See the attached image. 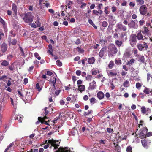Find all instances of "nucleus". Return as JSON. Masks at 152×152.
<instances>
[{
  "label": "nucleus",
  "mask_w": 152,
  "mask_h": 152,
  "mask_svg": "<svg viewBox=\"0 0 152 152\" xmlns=\"http://www.w3.org/2000/svg\"><path fill=\"white\" fill-rule=\"evenodd\" d=\"M23 21L26 23H31L33 21L34 16L31 12H28L21 15Z\"/></svg>",
  "instance_id": "nucleus-1"
},
{
  "label": "nucleus",
  "mask_w": 152,
  "mask_h": 152,
  "mask_svg": "<svg viewBox=\"0 0 152 152\" xmlns=\"http://www.w3.org/2000/svg\"><path fill=\"white\" fill-rule=\"evenodd\" d=\"M108 55L110 57L112 56L114 54H116L118 51V50L114 44H110L108 47Z\"/></svg>",
  "instance_id": "nucleus-2"
},
{
  "label": "nucleus",
  "mask_w": 152,
  "mask_h": 152,
  "mask_svg": "<svg viewBox=\"0 0 152 152\" xmlns=\"http://www.w3.org/2000/svg\"><path fill=\"white\" fill-rule=\"evenodd\" d=\"M46 143H49L50 144H51V147H54V149H56L58 148V147L59 146L60 142L58 141H56L53 139L49 140L48 141L45 140Z\"/></svg>",
  "instance_id": "nucleus-3"
},
{
  "label": "nucleus",
  "mask_w": 152,
  "mask_h": 152,
  "mask_svg": "<svg viewBox=\"0 0 152 152\" xmlns=\"http://www.w3.org/2000/svg\"><path fill=\"white\" fill-rule=\"evenodd\" d=\"M148 131L147 128H144L140 130V133L139 134V137L142 138L146 137V134Z\"/></svg>",
  "instance_id": "nucleus-4"
},
{
  "label": "nucleus",
  "mask_w": 152,
  "mask_h": 152,
  "mask_svg": "<svg viewBox=\"0 0 152 152\" xmlns=\"http://www.w3.org/2000/svg\"><path fill=\"white\" fill-rule=\"evenodd\" d=\"M137 47L140 51H141L143 50L144 48H145L146 49H147L148 48V45L147 43L144 42L143 44H138Z\"/></svg>",
  "instance_id": "nucleus-5"
},
{
  "label": "nucleus",
  "mask_w": 152,
  "mask_h": 152,
  "mask_svg": "<svg viewBox=\"0 0 152 152\" xmlns=\"http://www.w3.org/2000/svg\"><path fill=\"white\" fill-rule=\"evenodd\" d=\"M147 11V8L145 5H142L140 7V13L142 15L145 14Z\"/></svg>",
  "instance_id": "nucleus-6"
},
{
  "label": "nucleus",
  "mask_w": 152,
  "mask_h": 152,
  "mask_svg": "<svg viewBox=\"0 0 152 152\" xmlns=\"http://www.w3.org/2000/svg\"><path fill=\"white\" fill-rule=\"evenodd\" d=\"M56 152H71L70 148L68 150V148L65 147L64 148H59L58 151H56Z\"/></svg>",
  "instance_id": "nucleus-7"
},
{
  "label": "nucleus",
  "mask_w": 152,
  "mask_h": 152,
  "mask_svg": "<svg viewBox=\"0 0 152 152\" xmlns=\"http://www.w3.org/2000/svg\"><path fill=\"white\" fill-rule=\"evenodd\" d=\"M136 37L137 38V39L140 41H143L145 40V39H148V38H147L145 37V36H144L145 38H143V36L141 32L138 33L137 34Z\"/></svg>",
  "instance_id": "nucleus-8"
},
{
  "label": "nucleus",
  "mask_w": 152,
  "mask_h": 152,
  "mask_svg": "<svg viewBox=\"0 0 152 152\" xmlns=\"http://www.w3.org/2000/svg\"><path fill=\"white\" fill-rule=\"evenodd\" d=\"M107 48L106 47H104L102 48L100 51L99 53V56L100 58H102L104 56V54L107 51Z\"/></svg>",
  "instance_id": "nucleus-9"
},
{
  "label": "nucleus",
  "mask_w": 152,
  "mask_h": 152,
  "mask_svg": "<svg viewBox=\"0 0 152 152\" xmlns=\"http://www.w3.org/2000/svg\"><path fill=\"white\" fill-rule=\"evenodd\" d=\"M117 27L120 30H122L124 31H125L127 29L126 27L120 23H118L117 25Z\"/></svg>",
  "instance_id": "nucleus-10"
},
{
  "label": "nucleus",
  "mask_w": 152,
  "mask_h": 152,
  "mask_svg": "<svg viewBox=\"0 0 152 152\" xmlns=\"http://www.w3.org/2000/svg\"><path fill=\"white\" fill-rule=\"evenodd\" d=\"M90 86L89 88L91 89H94L96 87V83L95 81L93 80V82L90 84Z\"/></svg>",
  "instance_id": "nucleus-11"
},
{
  "label": "nucleus",
  "mask_w": 152,
  "mask_h": 152,
  "mask_svg": "<svg viewBox=\"0 0 152 152\" xmlns=\"http://www.w3.org/2000/svg\"><path fill=\"white\" fill-rule=\"evenodd\" d=\"M129 28H135L136 27V22L133 20H132L130 23L128 24Z\"/></svg>",
  "instance_id": "nucleus-12"
},
{
  "label": "nucleus",
  "mask_w": 152,
  "mask_h": 152,
  "mask_svg": "<svg viewBox=\"0 0 152 152\" xmlns=\"http://www.w3.org/2000/svg\"><path fill=\"white\" fill-rule=\"evenodd\" d=\"M107 73L109 77H112L113 76H116L117 74V73L116 72L112 71H110L108 70L107 71Z\"/></svg>",
  "instance_id": "nucleus-13"
},
{
  "label": "nucleus",
  "mask_w": 152,
  "mask_h": 152,
  "mask_svg": "<svg viewBox=\"0 0 152 152\" xmlns=\"http://www.w3.org/2000/svg\"><path fill=\"white\" fill-rule=\"evenodd\" d=\"M143 92L147 94H148L150 93L151 94L152 93V89L145 87L143 90Z\"/></svg>",
  "instance_id": "nucleus-14"
},
{
  "label": "nucleus",
  "mask_w": 152,
  "mask_h": 152,
  "mask_svg": "<svg viewBox=\"0 0 152 152\" xmlns=\"http://www.w3.org/2000/svg\"><path fill=\"white\" fill-rule=\"evenodd\" d=\"M97 96L100 99H102L104 96V94L102 91H99L97 94Z\"/></svg>",
  "instance_id": "nucleus-15"
},
{
  "label": "nucleus",
  "mask_w": 152,
  "mask_h": 152,
  "mask_svg": "<svg viewBox=\"0 0 152 152\" xmlns=\"http://www.w3.org/2000/svg\"><path fill=\"white\" fill-rule=\"evenodd\" d=\"M85 88L84 85H81L78 86V89L80 92H82L85 91Z\"/></svg>",
  "instance_id": "nucleus-16"
},
{
  "label": "nucleus",
  "mask_w": 152,
  "mask_h": 152,
  "mask_svg": "<svg viewBox=\"0 0 152 152\" xmlns=\"http://www.w3.org/2000/svg\"><path fill=\"white\" fill-rule=\"evenodd\" d=\"M141 142L143 146L145 148H147L148 146L147 145V141L145 139L141 140Z\"/></svg>",
  "instance_id": "nucleus-17"
},
{
  "label": "nucleus",
  "mask_w": 152,
  "mask_h": 152,
  "mask_svg": "<svg viewBox=\"0 0 152 152\" xmlns=\"http://www.w3.org/2000/svg\"><path fill=\"white\" fill-rule=\"evenodd\" d=\"M95 61V59L93 57L90 58L88 59V62L90 64H93L94 63Z\"/></svg>",
  "instance_id": "nucleus-18"
},
{
  "label": "nucleus",
  "mask_w": 152,
  "mask_h": 152,
  "mask_svg": "<svg viewBox=\"0 0 152 152\" xmlns=\"http://www.w3.org/2000/svg\"><path fill=\"white\" fill-rule=\"evenodd\" d=\"M7 48L6 45L5 43L3 44L1 47V51L3 52H4L7 50Z\"/></svg>",
  "instance_id": "nucleus-19"
},
{
  "label": "nucleus",
  "mask_w": 152,
  "mask_h": 152,
  "mask_svg": "<svg viewBox=\"0 0 152 152\" xmlns=\"http://www.w3.org/2000/svg\"><path fill=\"white\" fill-rule=\"evenodd\" d=\"M136 41V37L135 36H133L130 39V43L132 44V42H135Z\"/></svg>",
  "instance_id": "nucleus-20"
},
{
  "label": "nucleus",
  "mask_w": 152,
  "mask_h": 152,
  "mask_svg": "<svg viewBox=\"0 0 152 152\" xmlns=\"http://www.w3.org/2000/svg\"><path fill=\"white\" fill-rule=\"evenodd\" d=\"M12 10L15 14H16L17 12V7L16 5L14 4H12Z\"/></svg>",
  "instance_id": "nucleus-21"
},
{
  "label": "nucleus",
  "mask_w": 152,
  "mask_h": 152,
  "mask_svg": "<svg viewBox=\"0 0 152 152\" xmlns=\"http://www.w3.org/2000/svg\"><path fill=\"white\" fill-rule=\"evenodd\" d=\"M56 77H53L52 79V81H51V83L53 84V86L54 89L56 90V89L55 84L56 82Z\"/></svg>",
  "instance_id": "nucleus-22"
},
{
  "label": "nucleus",
  "mask_w": 152,
  "mask_h": 152,
  "mask_svg": "<svg viewBox=\"0 0 152 152\" xmlns=\"http://www.w3.org/2000/svg\"><path fill=\"white\" fill-rule=\"evenodd\" d=\"M134 61L135 60L134 59H132L130 61H128L126 64L127 65H132L134 63Z\"/></svg>",
  "instance_id": "nucleus-23"
},
{
  "label": "nucleus",
  "mask_w": 152,
  "mask_h": 152,
  "mask_svg": "<svg viewBox=\"0 0 152 152\" xmlns=\"http://www.w3.org/2000/svg\"><path fill=\"white\" fill-rule=\"evenodd\" d=\"M40 118H41L40 117H39L38 118V120H39V121H40V122L43 124H45L47 125H49V124L46 121L44 120H40Z\"/></svg>",
  "instance_id": "nucleus-24"
},
{
  "label": "nucleus",
  "mask_w": 152,
  "mask_h": 152,
  "mask_svg": "<svg viewBox=\"0 0 152 152\" xmlns=\"http://www.w3.org/2000/svg\"><path fill=\"white\" fill-rule=\"evenodd\" d=\"M9 64V62L6 60H4L1 63V65L4 66H7Z\"/></svg>",
  "instance_id": "nucleus-25"
},
{
  "label": "nucleus",
  "mask_w": 152,
  "mask_h": 152,
  "mask_svg": "<svg viewBox=\"0 0 152 152\" xmlns=\"http://www.w3.org/2000/svg\"><path fill=\"white\" fill-rule=\"evenodd\" d=\"M123 86L124 87H127L129 86V82L128 80L125 81L123 83Z\"/></svg>",
  "instance_id": "nucleus-26"
},
{
  "label": "nucleus",
  "mask_w": 152,
  "mask_h": 152,
  "mask_svg": "<svg viewBox=\"0 0 152 152\" xmlns=\"http://www.w3.org/2000/svg\"><path fill=\"white\" fill-rule=\"evenodd\" d=\"M37 20L35 22V23H36L37 27H40L41 26V23L39 21L40 19L38 18V16H37Z\"/></svg>",
  "instance_id": "nucleus-27"
},
{
  "label": "nucleus",
  "mask_w": 152,
  "mask_h": 152,
  "mask_svg": "<svg viewBox=\"0 0 152 152\" xmlns=\"http://www.w3.org/2000/svg\"><path fill=\"white\" fill-rule=\"evenodd\" d=\"M115 44L118 47H120L121 45L122 42L118 40H116L115 41Z\"/></svg>",
  "instance_id": "nucleus-28"
},
{
  "label": "nucleus",
  "mask_w": 152,
  "mask_h": 152,
  "mask_svg": "<svg viewBox=\"0 0 152 152\" xmlns=\"http://www.w3.org/2000/svg\"><path fill=\"white\" fill-rule=\"evenodd\" d=\"M34 56L36 57L38 60H40L41 59V57L39 56V55L37 53H34Z\"/></svg>",
  "instance_id": "nucleus-29"
},
{
  "label": "nucleus",
  "mask_w": 152,
  "mask_h": 152,
  "mask_svg": "<svg viewBox=\"0 0 152 152\" xmlns=\"http://www.w3.org/2000/svg\"><path fill=\"white\" fill-rule=\"evenodd\" d=\"M115 62L118 65L121 64V61L119 59H116L115 61Z\"/></svg>",
  "instance_id": "nucleus-30"
},
{
  "label": "nucleus",
  "mask_w": 152,
  "mask_h": 152,
  "mask_svg": "<svg viewBox=\"0 0 152 152\" xmlns=\"http://www.w3.org/2000/svg\"><path fill=\"white\" fill-rule=\"evenodd\" d=\"M149 30H148V29L147 27H145L144 28V31H142V33L143 34H145L146 33H147Z\"/></svg>",
  "instance_id": "nucleus-31"
},
{
  "label": "nucleus",
  "mask_w": 152,
  "mask_h": 152,
  "mask_svg": "<svg viewBox=\"0 0 152 152\" xmlns=\"http://www.w3.org/2000/svg\"><path fill=\"white\" fill-rule=\"evenodd\" d=\"M114 63L112 61H110L108 65V66L109 68H112L114 66Z\"/></svg>",
  "instance_id": "nucleus-32"
},
{
  "label": "nucleus",
  "mask_w": 152,
  "mask_h": 152,
  "mask_svg": "<svg viewBox=\"0 0 152 152\" xmlns=\"http://www.w3.org/2000/svg\"><path fill=\"white\" fill-rule=\"evenodd\" d=\"M92 112V110H88V112H85L84 114V115L86 116L87 115H89V114H91Z\"/></svg>",
  "instance_id": "nucleus-33"
},
{
  "label": "nucleus",
  "mask_w": 152,
  "mask_h": 152,
  "mask_svg": "<svg viewBox=\"0 0 152 152\" xmlns=\"http://www.w3.org/2000/svg\"><path fill=\"white\" fill-rule=\"evenodd\" d=\"M139 61L142 62H144V57L143 56H141L139 58Z\"/></svg>",
  "instance_id": "nucleus-34"
},
{
  "label": "nucleus",
  "mask_w": 152,
  "mask_h": 152,
  "mask_svg": "<svg viewBox=\"0 0 152 152\" xmlns=\"http://www.w3.org/2000/svg\"><path fill=\"white\" fill-rule=\"evenodd\" d=\"M56 64L59 66H62V64L59 60H57L56 61Z\"/></svg>",
  "instance_id": "nucleus-35"
},
{
  "label": "nucleus",
  "mask_w": 152,
  "mask_h": 152,
  "mask_svg": "<svg viewBox=\"0 0 152 152\" xmlns=\"http://www.w3.org/2000/svg\"><path fill=\"white\" fill-rule=\"evenodd\" d=\"M141 110L142 112V113L145 114L146 113V108H145V107H144V106L142 107L141 108Z\"/></svg>",
  "instance_id": "nucleus-36"
},
{
  "label": "nucleus",
  "mask_w": 152,
  "mask_h": 152,
  "mask_svg": "<svg viewBox=\"0 0 152 152\" xmlns=\"http://www.w3.org/2000/svg\"><path fill=\"white\" fill-rule=\"evenodd\" d=\"M132 147L131 146L127 147L126 148L127 152H132Z\"/></svg>",
  "instance_id": "nucleus-37"
},
{
  "label": "nucleus",
  "mask_w": 152,
  "mask_h": 152,
  "mask_svg": "<svg viewBox=\"0 0 152 152\" xmlns=\"http://www.w3.org/2000/svg\"><path fill=\"white\" fill-rule=\"evenodd\" d=\"M73 2L72 1H69V2L67 4L68 8H70L71 7V5H72L73 4Z\"/></svg>",
  "instance_id": "nucleus-38"
},
{
  "label": "nucleus",
  "mask_w": 152,
  "mask_h": 152,
  "mask_svg": "<svg viewBox=\"0 0 152 152\" xmlns=\"http://www.w3.org/2000/svg\"><path fill=\"white\" fill-rule=\"evenodd\" d=\"M77 49L78 51L80 53H83L84 52V50L78 47Z\"/></svg>",
  "instance_id": "nucleus-39"
},
{
  "label": "nucleus",
  "mask_w": 152,
  "mask_h": 152,
  "mask_svg": "<svg viewBox=\"0 0 152 152\" xmlns=\"http://www.w3.org/2000/svg\"><path fill=\"white\" fill-rule=\"evenodd\" d=\"M108 25L107 23L105 21H104L102 23V25L104 27H106Z\"/></svg>",
  "instance_id": "nucleus-40"
},
{
  "label": "nucleus",
  "mask_w": 152,
  "mask_h": 152,
  "mask_svg": "<svg viewBox=\"0 0 152 152\" xmlns=\"http://www.w3.org/2000/svg\"><path fill=\"white\" fill-rule=\"evenodd\" d=\"M90 102L91 103H94L96 102V99L94 98H92L90 100Z\"/></svg>",
  "instance_id": "nucleus-41"
},
{
  "label": "nucleus",
  "mask_w": 152,
  "mask_h": 152,
  "mask_svg": "<svg viewBox=\"0 0 152 152\" xmlns=\"http://www.w3.org/2000/svg\"><path fill=\"white\" fill-rule=\"evenodd\" d=\"M136 1L140 5L144 3V1L143 0H137Z\"/></svg>",
  "instance_id": "nucleus-42"
},
{
  "label": "nucleus",
  "mask_w": 152,
  "mask_h": 152,
  "mask_svg": "<svg viewBox=\"0 0 152 152\" xmlns=\"http://www.w3.org/2000/svg\"><path fill=\"white\" fill-rule=\"evenodd\" d=\"M20 53L21 54V55L22 56H24L25 55V54L24 53L23 49L21 47H20Z\"/></svg>",
  "instance_id": "nucleus-43"
},
{
  "label": "nucleus",
  "mask_w": 152,
  "mask_h": 152,
  "mask_svg": "<svg viewBox=\"0 0 152 152\" xmlns=\"http://www.w3.org/2000/svg\"><path fill=\"white\" fill-rule=\"evenodd\" d=\"M36 88L37 89H38L39 91H40L41 90V88H40V86L38 83H37L36 85Z\"/></svg>",
  "instance_id": "nucleus-44"
},
{
  "label": "nucleus",
  "mask_w": 152,
  "mask_h": 152,
  "mask_svg": "<svg viewBox=\"0 0 152 152\" xmlns=\"http://www.w3.org/2000/svg\"><path fill=\"white\" fill-rule=\"evenodd\" d=\"M141 86V85L140 83H137L136 84V86L137 88H140Z\"/></svg>",
  "instance_id": "nucleus-45"
},
{
  "label": "nucleus",
  "mask_w": 152,
  "mask_h": 152,
  "mask_svg": "<svg viewBox=\"0 0 152 152\" xmlns=\"http://www.w3.org/2000/svg\"><path fill=\"white\" fill-rule=\"evenodd\" d=\"M81 71L80 70H77L76 72V73L77 76H80L81 75Z\"/></svg>",
  "instance_id": "nucleus-46"
},
{
  "label": "nucleus",
  "mask_w": 152,
  "mask_h": 152,
  "mask_svg": "<svg viewBox=\"0 0 152 152\" xmlns=\"http://www.w3.org/2000/svg\"><path fill=\"white\" fill-rule=\"evenodd\" d=\"M23 81V83L25 85L26 84L28 83V79L27 78H25L24 79Z\"/></svg>",
  "instance_id": "nucleus-47"
},
{
  "label": "nucleus",
  "mask_w": 152,
  "mask_h": 152,
  "mask_svg": "<svg viewBox=\"0 0 152 152\" xmlns=\"http://www.w3.org/2000/svg\"><path fill=\"white\" fill-rule=\"evenodd\" d=\"M107 132L109 133H111L113 131V129L111 128H107Z\"/></svg>",
  "instance_id": "nucleus-48"
},
{
  "label": "nucleus",
  "mask_w": 152,
  "mask_h": 152,
  "mask_svg": "<svg viewBox=\"0 0 152 152\" xmlns=\"http://www.w3.org/2000/svg\"><path fill=\"white\" fill-rule=\"evenodd\" d=\"M93 14H96V15H97L98 14L99 12L98 11L96 10H94L93 11Z\"/></svg>",
  "instance_id": "nucleus-49"
},
{
  "label": "nucleus",
  "mask_w": 152,
  "mask_h": 152,
  "mask_svg": "<svg viewBox=\"0 0 152 152\" xmlns=\"http://www.w3.org/2000/svg\"><path fill=\"white\" fill-rule=\"evenodd\" d=\"M53 74V73L50 71H48L47 72V75L49 76Z\"/></svg>",
  "instance_id": "nucleus-50"
},
{
  "label": "nucleus",
  "mask_w": 152,
  "mask_h": 152,
  "mask_svg": "<svg viewBox=\"0 0 152 152\" xmlns=\"http://www.w3.org/2000/svg\"><path fill=\"white\" fill-rule=\"evenodd\" d=\"M17 43V41L16 39H13L12 40V44L13 45H16Z\"/></svg>",
  "instance_id": "nucleus-51"
},
{
  "label": "nucleus",
  "mask_w": 152,
  "mask_h": 152,
  "mask_svg": "<svg viewBox=\"0 0 152 152\" xmlns=\"http://www.w3.org/2000/svg\"><path fill=\"white\" fill-rule=\"evenodd\" d=\"M15 119H18L19 118V121L20 122H21L22 121V119H21V117L20 116H19V117H15Z\"/></svg>",
  "instance_id": "nucleus-52"
},
{
  "label": "nucleus",
  "mask_w": 152,
  "mask_h": 152,
  "mask_svg": "<svg viewBox=\"0 0 152 152\" xmlns=\"http://www.w3.org/2000/svg\"><path fill=\"white\" fill-rule=\"evenodd\" d=\"M108 7H105L104 8V12L106 14H107L109 13L107 9Z\"/></svg>",
  "instance_id": "nucleus-53"
},
{
  "label": "nucleus",
  "mask_w": 152,
  "mask_h": 152,
  "mask_svg": "<svg viewBox=\"0 0 152 152\" xmlns=\"http://www.w3.org/2000/svg\"><path fill=\"white\" fill-rule=\"evenodd\" d=\"M91 76L90 75H88L86 78V79L87 80H91Z\"/></svg>",
  "instance_id": "nucleus-54"
},
{
  "label": "nucleus",
  "mask_w": 152,
  "mask_h": 152,
  "mask_svg": "<svg viewBox=\"0 0 152 152\" xmlns=\"http://www.w3.org/2000/svg\"><path fill=\"white\" fill-rule=\"evenodd\" d=\"M111 8L113 12H114L116 10V8L114 6H113Z\"/></svg>",
  "instance_id": "nucleus-55"
},
{
  "label": "nucleus",
  "mask_w": 152,
  "mask_h": 152,
  "mask_svg": "<svg viewBox=\"0 0 152 152\" xmlns=\"http://www.w3.org/2000/svg\"><path fill=\"white\" fill-rule=\"evenodd\" d=\"M88 97L87 95H85L83 97V99L85 101H86L88 100Z\"/></svg>",
  "instance_id": "nucleus-56"
},
{
  "label": "nucleus",
  "mask_w": 152,
  "mask_h": 152,
  "mask_svg": "<svg viewBox=\"0 0 152 152\" xmlns=\"http://www.w3.org/2000/svg\"><path fill=\"white\" fill-rule=\"evenodd\" d=\"M60 92V91L59 90H56L55 92V94L57 96L59 95Z\"/></svg>",
  "instance_id": "nucleus-57"
},
{
  "label": "nucleus",
  "mask_w": 152,
  "mask_h": 152,
  "mask_svg": "<svg viewBox=\"0 0 152 152\" xmlns=\"http://www.w3.org/2000/svg\"><path fill=\"white\" fill-rule=\"evenodd\" d=\"M151 135H152V132H150L149 133H148L146 134V137H149L150 136H151Z\"/></svg>",
  "instance_id": "nucleus-58"
},
{
  "label": "nucleus",
  "mask_w": 152,
  "mask_h": 152,
  "mask_svg": "<svg viewBox=\"0 0 152 152\" xmlns=\"http://www.w3.org/2000/svg\"><path fill=\"white\" fill-rule=\"evenodd\" d=\"M129 5L131 6L134 7L135 6V4L134 3H133V2H130L129 3Z\"/></svg>",
  "instance_id": "nucleus-59"
},
{
  "label": "nucleus",
  "mask_w": 152,
  "mask_h": 152,
  "mask_svg": "<svg viewBox=\"0 0 152 152\" xmlns=\"http://www.w3.org/2000/svg\"><path fill=\"white\" fill-rule=\"evenodd\" d=\"M77 85H79L82 84V81L81 80H79L77 81Z\"/></svg>",
  "instance_id": "nucleus-60"
},
{
  "label": "nucleus",
  "mask_w": 152,
  "mask_h": 152,
  "mask_svg": "<svg viewBox=\"0 0 152 152\" xmlns=\"http://www.w3.org/2000/svg\"><path fill=\"white\" fill-rule=\"evenodd\" d=\"M46 109H47V107H45L44 108V110H45V113H44L46 115L48 114V113H49L48 111V110H46Z\"/></svg>",
  "instance_id": "nucleus-61"
},
{
  "label": "nucleus",
  "mask_w": 152,
  "mask_h": 152,
  "mask_svg": "<svg viewBox=\"0 0 152 152\" xmlns=\"http://www.w3.org/2000/svg\"><path fill=\"white\" fill-rule=\"evenodd\" d=\"M88 22H89V23L90 24H91L92 25H93L94 23H93V22L91 19H89Z\"/></svg>",
  "instance_id": "nucleus-62"
},
{
  "label": "nucleus",
  "mask_w": 152,
  "mask_h": 152,
  "mask_svg": "<svg viewBox=\"0 0 152 152\" xmlns=\"http://www.w3.org/2000/svg\"><path fill=\"white\" fill-rule=\"evenodd\" d=\"M131 108L132 109L134 110L136 108V106L134 104H132L131 106Z\"/></svg>",
  "instance_id": "nucleus-63"
},
{
  "label": "nucleus",
  "mask_w": 152,
  "mask_h": 152,
  "mask_svg": "<svg viewBox=\"0 0 152 152\" xmlns=\"http://www.w3.org/2000/svg\"><path fill=\"white\" fill-rule=\"evenodd\" d=\"M148 102L152 104V99H149L147 100Z\"/></svg>",
  "instance_id": "nucleus-64"
}]
</instances>
